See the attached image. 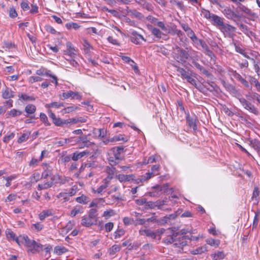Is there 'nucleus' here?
Wrapping results in <instances>:
<instances>
[{"label": "nucleus", "mask_w": 260, "mask_h": 260, "mask_svg": "<svg viewBox=\"0 0 260 260\" xmlns=\"http://www.w3.org/2000/svg\"><path fill=\"white\" fill-rule=\"evenodd\" d=\"M223 85L228 91L235 95L245 110L256 115L259 114L258 109L252 103L242 97L234 86L225 82H223Z\"/></svg>", "instance_id": "1"}, {"label": "nucleus", "mask_w": 260, "mask_h": 260, "mask_svg": "<svg viewBox=\"0 0 260 260\" xmlns=\"http://www.w3.org/2000/svg\"><path fill=\"white\" fill-rule=\"evenodd\" d=\"M177 51L179 54V56L177 57L178 62H185L189 58L194 60L197 57V52L191 48H186L185 49H183L178 47Z\"/></svg>", "instance_id": "2"}, {"label": "nucleus", "mask_w": 260, "mask_h": 260, "mask_svg": "<svg viewBox=\"0 0 260 260\" xmlns=\"http://www.w3.org/2000/svg\"><path fill=\"white\" fill-rule=\"evenodd\" d=\"M21 238H22V243L23 242H25V246L28 248V252L35 253L38 252L40 250V249L42 248L41 244L37 243L34 240H30L27 236H23Z\"/></svg>", "instance_id": "3"}, {"label": "nucleus", "mask_w": 260, "mask_h": 260, "mask_svg": "<svg viewBox=\"0 0 260 260\" xmlns=\"http://www.w3.org/2000/svg\"><path fill=\"white\" fill-rule=\"evenodd\" d=\"M219 28L226 37L233 38L235 36L236 27L229 24L224 23Z\"/></svg>", "instance_id": "4"}, {"label": "nucleus", "mask_w": 260, "mask_h": 260, "mask_svg": "<svg viewBox=\"0 0 260 260\" xmlns=\"http://www.w3.org/2000/svg\"><path fill=\"white\" fill-rule=\"evenodd\" d=\"M82 94L78 92H74L72 90L68 91L66 92H63L62 94V100L67 99L71 98V100H81L82 99Z\"/></svg>", "instance_id": "5"}, {"label": "nucleus", "mask_w": 260, "mask_h": 260, "mask_svg": "<svg viewBox=\"0 0 260 260\" xmlns=\"http://www.w3.org/2000/svg\"><path fill=\"white\" fill-rule=\"evenodd\" d=\"M36 74L39 76L46 75L47 76L50 77L52 79V82L54 83L56 85L58 84L57 82V78L56 76L53 75L51 71L45 69H41L38 70L36 71Z\"/></svg>", "instance_id": "6"}, {"label": "nucleus", "mask_w": 260, "mask_h": 260, "mask_svg": "<svg viewBox=\"0 0 260 260\" xmlns=\"http://www.w3.org/2000/svg\"><path fill=\"white\" fill-rule=\"evenodd\" d=\"M237 9H238L240 11L243 12L244 14L247 15V18L250 20H254V18L257 17L256 15L254 12H252V11L249 9L247 7L244 6L241 3L239 4V6H238Z\"/></svg>", "instance_id": "7"}, {"label": "nucleus", "mask_w": 260, "mask_h": 260, "mask_svg": "<svg viewBox=\"0 0 260 260\" xmlns=\"http://www.w3.org/2000/svg\"><path fill=\"white\" fill-rule=\"evenodd\" d=\"M113 155L118 161H120L123 159V157L121 154L124 153V147L120 146L116 147H113L111 149Z\"/></svg>", "instance_id": "8"}, {"label": "nucleus", "mask_w": 260, "mask_h": 260, "mask_svg": "<svg viewBox=\"0 0 260 260\" xmlns=\"http://www.w3.org/2000/svg\"><path fill=\"white\" fill-rule=\"evenodd\" d=\"M130 39L132 42L137 45H140L142 41H146L144 38L141 35L138 34L136 31L132 32Z\"/></svg>", "instance_id": "9"}, {"label": "nucleus", "mask_w": 260, "mask_h": 260, "mask_svg": "<svg viewBox=\"0 0 260 260\" xmlns=\"http://www.w3.org/2000/svg\"><path fill=\"white\" fill-rule=\"evenodd\" d=\"M186 123L188 126L192 128L193 132H196L197 130V122L198 121L197 118L196 116H190L189 114H187L186 117Z\"/></svg>", "instance_id": "10"}, {"label": "nucleus", "mask_w": 260, "mask_h": 260, "mask_svg": "<svg viewBox=\"0 0 260 260\" xmlns=\"http://www.w3.org/2000/svg\"><path fill=\"white\" fill-rule=\"evenodd\" d=\"M176 241L175 242L174 247L182 248L183 246L187 245L186 237L185 236L178 234V236L176 237Z\"/></svg>", "instance_id": "11"}, {"label": "nucleus", "mask_w": 260, "mask_h": 260, "mask_svg": "<svg viewBox=\"0 0 260 260\" xmlns=\"http://www.w3.org/2000/svg\"><path fill=\"white\" fill-rule=\"evenodd\" d=\"M48 113L49 117L52 120V122L55 126L62 127V119L56 117L55 114L50 110L48 111Z\"/></svg>", "instance_id": "12"}, {"label": "nucleus", "mask_w": 260, "mask_h": 260, "mask_svg": "<svg viewBox=\"0 0 260 260\" xmlns=\"http://www.w3.org/2000/svg\"><path fill=\"white\" fill-rule=\"evenodd\" d=\"M198 57L197 56L196 58H195L194 60H192V63L193 64V66L197 69H198L201 72L205 75L207 77H211L212 75L210 72H209L207 70H206L205 68H204L202 66H201L198 62L195 61L196 60H198Z\"/></svg>", "instance_id": "13"}, {"label": "nucleus", "mask_w": 260, "mask_h": 260, "mask_svg": "<svg viewBox=\"0 0 260 260\" xmlns=\"http://www.w3.org/2000/svg\"><path fill=\"white\" fill-rule=\"evenodd\" d=\"M36 111V107L34 105L29 104L27 105L25 108V111L26 112L27 115L26 117H29L30 118H34L35 115L34 114Z\"/></svg>", "instance_id": "14"}, {"label": "nucleus", "mask_w": 260, "mask_h": 260, "mask_svg": "<svg viewBox=\"0 0 260 260\" xmlns=\"http://www.w3.org/2000/svg\"><path fill=\"white\" fill-rule=\"evenodd\" d=\"M96 223V221L89 216L83 217L81 222L82 225L86 227H89L92 225L95 224Z\"/></svg>", "instance_id": "15"}, {"label": "nucleus", "mask_w": 260, "mask_h": 260, "mask_svg": "<svg viewBox=\"0 0 260 260\" xmlns=\"http://www.w3.org/2000/svg\"><path fill=\"white\" fill-rule=\"evenodd\" d=\"M222 13L229 19H234V18L240 17L239 15L236 14L229 8H225L222 11Z\"/></svg>", "instance_id": "16"}, {"label": "nucleus", "mask_w": 260, "mask_h": 260, "mask_svg": "<svg viewBox=\"0 0 260 260\" xmlns=\"http://www.w3.org/2000/svg\"><path fill=\"white\" fill-rule=\"evenodd\" d=\"M135 176L133 174L131 175H124V174H119L116 175V178L118 180L121 182H129L132 180H134Z\"/></svg>", "instance_id": "17"}, {"label": "nucleus", "mask_w": 260, "mask_h": 260, "mask_svg": "<svg viewBox=\"0 0 260 260\" xmlns=\"http://www.w3.org/2000/svg\"><path fill=\"white\" fill-rule=\"evenodd\" d=\"M139 233L141 235H146L147 237L155 239L156 237V233L148 229H141L139 230Z\"/></svg>", "instance_id": "18"}, {"label": "nucleus", "mask_w": 260, "mask_h": 260, "mask_svg": "<svg viewBox=\"0 0 260 260\" xmlns=\"http://www.w3.org/2000/svg\"><path fill=\"white\" fill-rule=\"evenodd\" d=\"M106 172L108 174L106 179L111 181L113 178L114 176L116 174V168L113 167L107 166L106 168Z\"/></svg>", "instance_id": "19"}, {"label": "nucleus", "mask_w": 260, "mask_h": 260, "mask_svg": "<svg viewBox=\"0 0 260 260\" xmlns=\"http://www.w3.org/2000/svg\"><path fill=\"white\" fill-rule=\"evenodd\" d=\"M74 141L76 142H81L83 144V146H86V147H89L92 146H94L95 144L90 142L87 138L86 136L84 137H79L78 139H77Z\"/></svg>", "instance_id": "20"}, {"label": "nucleus", "mask_w": 260, "mask_h": 260, "mask_svg": "<svg viewBox=\"0 0 260 260\" xmlns=\"http://www.w3.org/2000/svg\"><path fill=\"white\" fill-rule=\"evenodd\" d=\"M89 151L87 150L82 152L76 151L73 153L72 159L74 161H77L84 156L89 155Z\"/></svg>", "instance_id": "21"}, {"label": "nucleus", "mask_w": 260, "mask_h": 260, "mask_svg": "<svg viewBox=\"0 0 260 260\" xmlns=\"http://www.w3.org/2000/svg\"><path fill=\"white\" fill-rule=\"evenodd\" d=\"M148 28L152 35L155 36L156 38L157 39H161L162 33L159 29L154 27L151 25H148Z\"/></svg>", "instance_id": "22"}, {"label": "nucleus", "mask_w": 260, "mask_h": 260, "mask_svg": "<svg viewBox=\"0 0 260 260\" xmlns=\"http://www.w3.org/2000/svg\"><path fill=\"white\" fill-rule=\"evenodd\" d=\"M67 49L65 51L64 54L72 57H74L76 55V50L71 45V44L69 43L67 44Z\"/></svg>", "instance_id": "23"}, {"label": "nucleus", "mask_w": 260, "mask_h": 260, "mask_svg": "<svg viewBox=\"0 0 260 260\" xmlns=\"http://www.w3.org/2000/svg\"><path fill=\"white\" fill-rule=\"evenodd\" d=\"M80 108L79 106L74 104H72L69 106H68L61 110L62 114H69L75 111L76 110H79Z\"/></svg>", "instance_id": "24"}, {"label": "nucleus", "mask_w": 260, "mask_h": 260, "mask_svg": "<svg viewBox=\"0 0 260 260\" xmlns=\"http://www.w3.org/2000/svg\"><path fill=\"white\" fill-rule=\"evenodd\" d=\"M108 4L111 6H115L118 3L121 4L128 5L131 3L130 0H104Z\"/></svg>", "instance_id": "25"}, {"label": "nucleus", "mask_w": 260, "mask_h": 260, "mask_svg": "<svg viewBox=\"0 0 260 260\" xmlns=\"http://www.w3.org/2000/svg\"><path fill=\"white\" fill-rule=\"evenodd\" d=\"M110 182V181L104 179L102 181V184L97 188V190L95 191V192L101 193L108 186Z\"/></svg>", "instance_id": "26"}, {"label": "nucleus", "mask_w": 260, "mask_h": 260, "mask_svg": "<svg viewBox=\"0 0 260 260\" xmlns=\"http://www.w3.org/2000/svg\"><path fill=\"white\" fill-rule=\"evenodd\" d=\"M208 251V247L205 245L202 246L192 250L191 253L192 254H201Z\"/></svg>", "instance_id": "27"}, {"label": "nucleus", "mask_w": 260, "mask_h": 260, "mask_svg": "<svg viewBox=\"0 0 260 260\" xmlns=\"http://www.w3.org/2000/svg\"><path fill=\"white\" fill-rule=\"evenodd\" d=\"M211 19L214 22V23L218 25L219 27L222 26V25H223L224 23L223 21V18L215 14H213L212 17Z\"/></svg>", "instance_id": "28"}, {"label": "nucleus", "mask_w": 260, "mask_h": 260, "mask_svg": "<svg viewBox=\"0 0 260 260\" xmlns=\"http://www.w3.org/2000/svg\"><path fill=\"white\" fill-rule=\"evenodd\" d=\"M211 256L214 260H220L223 259L225 255L222 251H217L212 254Z\"/></svg>", "instance_id": "29"}, {"label": "nucleus", "mask_w": 260, "mask_h": 260, "mask_svg": "<svg viewBox=\"0 0 260 260\" xmlns=\"http://www.w3.org/2000/svg\"><path fill=\"white\" fill-rule=\"evenodd\" d=\"M75 201L80 204H86L89 202V198L84 194H82L81 196L77 197Z\"/></svg>", "instance_id": "30"}, {"label": "nucleus", "mask_w": 260, "mask_h": 260, "mask_svg": "<svg viewBox=\"0 0 260 260\" xmlns=\"http://www.w3.org/2000/svg\"><path fill=\"white\" fill-rule=\"evenodd\" d=\"M178 236V233H175L173 234L172 236L168 237L166 239L164 240V242L165 243L169 244H172L173 246H174L175 242L176 241L175 239L176 237Z\"/></svg>", "instance_id": "31"}, {"label": "nucleus", "mask_w": 260, "mask_h": 260, "mask_svg": "<svg viewBox=\"0 0 260 260\" xmlns=\"http://www.w3.org/2000/svg\"><path fill=\"white\" fill-rule=\"evenodd\" d=\"M2 96L4 99H10L14 96V92L10 88H6L3 91Z\"/></svg>", "instance_id": "32"}, {"label": "nucleus", "mask_w": 260, "mask_h": 260, "mask_svg": "<svg viewBox=\"0 0 260 260\" xmlns=\"http://www.w3.org/2000/svg\"><path fill=\"white\" fill-rule=\"evenodd\" d=\"M63 106L64 104L63 103L56 102H52L51 103L47 104L45 105V107L47 108H54L58 109Z\"/></svg>", "instance_id": "33"}, {"label": "nucleus", "mask_w": 260, "mask_h": 260, "mask_svg": "<svg viewBox=\"0 0 260 260\" xmlns=\"http://www.w3.org/2000/svg\"><path fill=\"white\" fill-rule=\"evenodd\" d=\"M68 251V249L63 246H57L54 248V252L57 255H61Z\"/></svg>", "instance_id": "34"}, {"label": "nucleus", "mask_w": 260, "mask_h": 260, "mask_svg": "<svg viewBox=\"0 0 260 260\" xmlns=\"http://www.w3.org/2000/svg\"><path fill=\"white\" fill-rule=\"evenodd\" d=\"M53 182H47L44 184H39L38 185V189L39 190L46 189L48 188H50L53 185Z\"/></svg>", "instance_id": "35"}, {"label": "nucleus", "mask_w": 260, "mask_h": 260, "mask_svg": "<svg viewBox=\"0 0 260 260\" xmlns=\"http://www.w3.org/2000/svg\"><path fill=\"white\" fill-rule=\"evenodd\" d=\"M40 175L38 172H35L32 174V175L31 176L30 179V182L28 183V185L30 186L31 185V183L33 182H36L38 181L40 179Z\"/></svg>", "instance_id": "36"}, {"label": "nucleus", "mask_w": 260, "mask_h": 260, "mask_svg": "<svg viewBox=\"0 0 260 260\" xmlns=\"http://www.w3.org/2000/svg\"><path fill=\"white\" fill-rule=\"evenodd\" d=\"M128 13H131V15L133 17H134L139 19H142L144 18V16L142 15V14L136 10H131L128 11Z\"/></svg>", "instance_id": "37"}, {"label": "nucleus", "mask_w": 260, "mask_h": 260, "mask_svg": "<svg viewBox=\"0 0 260 260\" xmlns=\"http://www.w3.org/2000/svg\"><path fill=\"white\" fill-rule=\"evenodd\" d=\"M252 62L254 71L257 74V76L260 78V65L259 64L258 61L255 59H252Z\"/></svg>", "instance_id": "38"}, {"label": "nucleus", "mask_w": 260, "mask_h": 260, "mask_svg": "<svg viewBox=\"0 0 260 260\" xmlns=\"http://www.w3.org/2000/svg\"><path fill=\"white\" fill-rule=\"evenodd\" d=\"M121 247L119 245H113L109 250V253L111 255L115 254L116 253L119 252L120 250Z\"/></svg>", "instance_id": "39"}, {"label": "nucleus", "mask_w": 260, "mask_h": 260, "mask_svg": "<svg viewBox=\"0 0 260 260\" xmlns=\"http://www.w3.org/2000/svg\"><path fill=\"white\" fill-rule=\"evenodd\" d=\"M206 242L207 244L211 246H214L216 247H218L220 244V241L218 240H215L212 238H208L206 240Z\"/></svg>", "instance_id": "40"}, {"label": "nucleus", "mask_w": 260, "mask_h": 260, "mask_svg": "<svg viewBox=\"0 0 260 260\" xmlns=\"http://www.w3.org/2000/svg\"><path fill=\"white\" fill-rule=\"evenodd\" d=\"M97 222L98 220V213L97 210L95 209H91L88 212V216Z\"/></svg>", "instance_id": "41"}, {"label": "nucleus", "mask_w": 260, "mask_h": 260, "mask_svg": "<svg viewBox=\"0 0 260 260\" xmlns=\"http://www.w3.org/2000/svg\"><path fill=\"white\" fill-rule=\"evenodd\" d=\"M245 96L247 99L250 97L252 99H255L260 104V95L256 92H253L251 94L248 93L245 95Z\"/></svg>", "instance_id": "42"}, {"label": "nucleus", "mask_w": 260, "mask_h": 260, "mask_svg": "<svg viewBox=\"0 0 260 260\" xmlns=\"http://www.w3.org/2000/svg\"><path fill=\"white\" fill-rule=\"evenodd\" d=\"M51 215V212L49 210H44L39 214V218L41 220H44L47 217Z\"/></svg>", "instance_id": "43"}, {"label": "nucleus", "mask_w": 260, "mask_h": 260, "mask_svg": "<svg viewBox=\"0 0 260 260\" xmlns=\"http://www.w3.org/2000/svg\"><path fill=\"white\" fill-rule=\"evenodd\" d=\"M40 117L41 121L44 123L46 126H50L51 125L50 122L48 121V118L46 115L43 113H41L40 115Z\"/></svg>", "instance_id": "44"}, {"label": "nucleus", "mask_w": 260, "mask_h": 260, "mask_svg": "<svg viewBox=\"0 0 260 260\" xmlns=\"http://www.w3.org/2000/svg\"><path fill=\"white\" fill-rule=\"evenodd\" d=\"M43 228V224H41L39 222H37L36 223L32 224L31 226V229L32 231L35 232H40L42 230Z\"/></svg>", "instance_id": "45"}, {"label": "nucleus", "mask_w": 260, "mask_h": 260, "mask_svg": "<svg viewBox=\"0 0 260 260\" xmlns=\"http://www.w3.org/2000/svg\"><path fill=\"white\" fill-rule=\"evenodd\" d=\"M115 214V212L114 210L110 209L109 210L105 211L103 213V216L105 217L106 219H108L109 218L114 215Z\"/></svg>", "instance_id": "46"}, {"label": "nucleus", "mask_w": 260, "mask_h": 260, "mask_svg": "<svg viewBox=\"0 0 260 260\" xmlns=\"http://www.w3.org/2000/svg\"><path fill=\"white\" fill-rule=\"evenodd\" d=\"M66 27L68 29H71L73 28V29H74L75 30H77L80 27V26L79 25V24L78 23L72 22L67 23L66 24Z\"/></svg>", "instance_id": "47"}, {"label": "nucleus", "mask_w": 260, "mask_h": 260, "mask_svg": "<svg viewBox=\"0 0 260 260\" xmlns=\"http://www.w3.org/2000/svg\"><path fill=\"white\" fill-rule=\"evenodd\" d=\"M30 133H24L22 134L18 139V143H22L26 141L29 137Z\"/></svg>", "instance_id": "48"}, {"label": "nucleus", "mask_w": 260, "mask_h": 260, "mask_svg": "<svg viewBox=\"0 0 260 260\" xmlns=\"http://www.w3.org/2000/svg\"><path fill=\"white\" fill-rule=\"evenodd\" d=\"M177 71L180 74L181 76L185 79H186L190 74L188 71H185L182 68H178Z\"/></svg>", "instance_id": "49"}, {"label": "nucleus", "mask_w": 260, "mask_h": 260, "mask_svg": "<svg viewBox=\"0 0 260 260\" xmlns=\"http://www.w3.org/2000/svg\"><path fill=\"white\" fill-rule=\"evenodd\" d=\"M22 114V112L13 109L8 112V114L11 117H15L19 116Z\"/></svg>", "instance_id": "50"}, {"label": "nucleus", "mask_w": 260, "mask_h": 260, "mask_svg": "<svg viewBox=\"0 0 260 260\" xmlns=\"http://www.w3.org/2000/svg\"><path fill=\"white\" fill-rule=\"evenodd\" d=\"M51 182H54L55 183H61V184H64L65 183L64 181L63 180H61L60 176L57 175H54L51 178Z\"/></svg>", "instance_id": "51"}, {"label": "nucleus", "mask_w": 260, "mask_h": 260, "mask_svg": "<svg viewBox=\"0 0 260 260\" xmlns=\"http://www.w3.org/2000/svg\"><path fill=\"white\" fill-rule=\"evenodd\" d=\"M259 194V191L258 190V188L257 187H254L252 196V200H255L257 202H258V197Z\"/></svg>", "instance_id": "52"}, {"label": "nucleus", "mask_w": 260, "mask_h": 260, "mask_svg": "<svg viewBox=\"0 0 260 260\" xmlns=\"http://www.w3.org/2000/svg\"><path fill=\"white\" fill-rule=\"evenodd\" d=\"M10 237L13 239L14 240H15L18 245H20L21 244H22V238H20L22 237L23 236H20L19 237H17L16 236L14 233L13 232L10 233Z\"/></svg>", "instance_id": "53"}, {"label": "nucleus", "mask_w": 260, "mask_h": 260, "mask_svg": "<svg viewBox=\"0 0 260 260\" xmlns=\"http://www.w3.org/2000/svg\"><path fill=\"white\" fill-rule=\"evenodd\" d=\"M108 160L109 164L112 167L116 166L119 162V161L117 160V159L115 158L114 156L109 157L108 158Z\"/></svg>", "instance_id": "54"}, {"label": "nucleus", "mask_w": 260, "mask_h": 260, "mask_svg": "<svg viewBox=\"0 0 260 260\" xmlns=\"http://www.w3.org/2000/svg\"><path fill=\"white\" fill-rule=\"evenodd\" d=\"M166 201L165 200H157L154 202L155 207L159 209H161L163 205H166Z\"/></svg>", "instance_id": "55"}, {"label": "nucleus", "mask_w": 260, "mask_h": 260, "mask_svg": "<svg viewBox=\"0 0 260 260\" xmlns=\"http://www.w3.org/2000/svg\"><path fill=\"white\" fill-rule=\"evenodd\" d=\"M202 14L207 19H211L213 14L210 13L208 10L203 9L202 10Z\"/></svg>", "instance_id": "56"}, {"label": "nucleus", "mask_w": 260, "mask_h": 260, "mask_svg": "<svg viewBox=\"0 0 260 260\" xmlns=\"http://www.w3.org/2000/svg\"><path fill=\"white\" fill-rule=\"evenodd\" d=\"M21 8L23 11H27L29 9L28 2L27 1H23L21 3Z\"/></svg>", "instance_id": "57"}, {"label": "nucleus", "mask_w": 260, "mask_h": 260, "mask_svg": "<svg viewBox=\"0 0 260 260\" xmlns=\"http://www.w3.org/2000/svg\"><path fill=\"white\" fill-rule=\"evenodd\" d=\"M10 17L14 18L17 16V13L14 7L11 8L9 11Z\"/></svg>", "instance_id": "58"}, {"label": "nucleus", "mask_w": 260, "mask_h": 260, "mask_svg": "<svg viewBox=\"0 0 260 260\" xmlns=\"http://www.w3.org/2000/svg\"><path fill=\"white\" fill-rule=\"evenodd\" d=\"M248 80L250 84H254L255 86H256V85L258 84L259 82L257 79L251 76H249L248 77Z\"/></svg>", "instance_id": "59"}, {"label": "nucleus", "mask_w": 260, "mask_h": 260, "mask_svg": "<svg viewBox=\"0 0 260 260\" xmlns=\"http://www.w3.org/2000/svg\"><path fill=\"white\" fill-rule=\"evenodd\" d=\"M259 212L258 211H257L255 213V216L253 220V228H256L257 225L258 220H259Z\"/></svg>", "instance_id": "60"}, {"label": "nucleus", "mask_w": 260, "mask_h": 260, "mask_svg": "<svg viewBox=\"0 0 260 260\" xmlns=\"http://www.w3.org/2000/svg\"><path fill=\"white\" fill-rule=\"evenodd\" d=\"M145 208L146 209H152L155 208L154 202L152 201H146Z\"/></svg>", "instance_id": "61"}, {"label": "nucleus", "mask_w": 260, "mask_h": 260, "mask_svg": "<svg viewBox=\"0 0 260 260\" xmlns=\"http://www.w3.org/2000/svg\"><path fill=\"white\" fill-rule=\"evenodd\" d=\"M114 226V223L112 222H109L105 224V229L107 232H110L112 231Z\"/></svg>", "instance_id": "62"}, {"label": "nucleus", "mask_w": 260, "mask_h": 260, "mask_svg": "<svg viewBox=\"0 0 260 260\" xmlns=\"http://www.w3.org/2000/svg\"><path fill=\"white\" fill-rule=\"evenodd\" d=\"M134 220L133 218H131L128 217H124L123 219V222L126 225H129L134 222Z\"/></svg>", "instance_id": "63"}, {"label": "nucleus", "mask_w": 260, "mask_h": 260, "mask_svg": "<svg viewBox=\"0 0 260 260\" xmlns=\"http://www.w3.org/2000/svg\"><path fill=\"white\" fill-rule=\"evenodd\" d=\"M191 40L192 41V42H193L195 46L200 45L203 41L202 40L198 39L196 35L194 37H193L191 39Z\"/></svg>", "instance_id": "64"}]
</instances>
